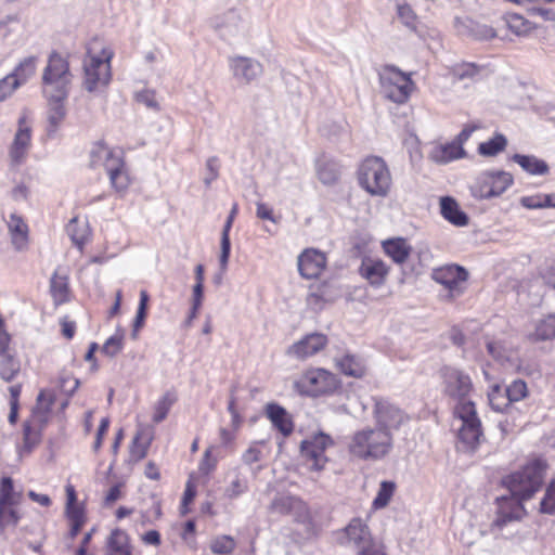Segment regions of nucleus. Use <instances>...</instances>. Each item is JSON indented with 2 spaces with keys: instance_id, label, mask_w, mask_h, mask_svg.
Listing matches in <instances>:
<instances>
[{
  "instance_id": "45",
  "label": "nucleus",
  "mask_w": 555,
  "mask_h": 555,
  "mask_svg": "<svg viewBox=\"0 0 555 555\" xmlns=\"http://www.w3.org/2000/svg\"><path fill=\"white\" fill-rule=\"evenodd\" d=\"M491 408L498 412H504L511 406V401L506 392L500 385H493L488 393Z\"/></svg>"
},
{
  "instance_id": "31",
  "label": "nucleus",
  "mask_w": 555,
  "mask_h": 555,
  "mask_svg": "<svg viewBox=\"0 0 555 555\" xmlns=\"http://www.w3.org/2000/svg\"><path fill=\"white\" fill-rule=\"evenodd\" d=\"M512 159L526 172L533 176H543L550 171L548 165L535 156L515 154Z\"/></svg>"
},
{
  "instance_id": "52",
  "label": "nucleus",
  "mask_w": 555,
  "mask_h": 555,
  "mask_svg": "<svg viewBox=\"0 0 555 555\" xmlns=\"http://www.w3.org/2000/svg\"><path fill=\"white\" fill-rule=\"evenodd\" d=\"M534 336L537 340L555 338V314L547 315L538 324Z\"/></svg>"
},
{
  "instance_id": "7",
  "label": "nucleus",
  "mask_w": 555,
  "mask_h": 555,
  "mask_svg": "<svg viewBox=\"0 0 555 555\" xmlns=\"http://www.w3.org/2000/svg\"><path fill=\"white\" fill-rule=\"evenodd\" d=\"M54 403V396L42 390L38 395L37 403L31 416L24 423L22 453H29L41 440V429L49 420Z\"/></svg>"
},
{
  "instance_id": "35",
  "label": "nucleus",
  "mask_w": 555,
  "mask_h": 555,
  "mask_svg": "<svg viewBox=\"0 0 555 555\" xmlns=\"http://www.w3.org/2000/svg\"><path fill=\"white\" fill-rule=\"evenodd\" d=\"M318 179L325 185H334L340 178L339 168L332 160H319L317 165Z\"/></svg>"
},
{
  "instance_id": "8",
  "label": "nucleus",
  "mask_w": 555,
  "mask_h": 555,
  "mask_svg": "<svg viewBox=\"0 0 555 555\" xmlns=\"http://www.w3.org/2000/svg\"><path fill=\"white\" fill-rule=\"evenodd\" d=\"M72 78L67 59L57 52H52L42 74V94L68 93Z\"/></svg>"
},
{
  "instance_id": "12",
  "label": "nucleus",
  "mask_w": 555,
  "mask_h": 555,
  "mask_svg": "<svg viewBox=\"0 0 555 555\" xmlns=\"http://www.w3.org/2000/svg\"><path fill=\"white\" fill-rule=\"evenodd\" d=\"M514 183L509 172L503 170H490L481 172L472 186V193L480 199H488L502 195Z\"/></svg>"
},
{
  "instance_id": "9",
  "label": "nucleus",
  "mask_w": 555,
  "mask_h": 555,
  "mask_svg": "<svg viewBox=\"0 0 555 555\" xmlns=\"http://www.w3.org/2000/svg\"><path fill=\"white\" fill-rule=\"evenodd\" d=\"M335 444L334 439L323 431L308 436L300 442L299 454L310 470L321 472L328 462L327 450Z\"/></svg>"
},
{
  "instance_id": "42",
  "label": "nucleus",
  "mask_w": 555,
  "mask_h": 555,
  "mask_svg": "<svg viewBox=\"0 0 555 555\" xmlns=\"http://www.w3.org/2000/svg\"><path fill=\"white\" fill-rule=\"evenodd\" d=\"M108 548L115 555H130L129 539L126 532L116 529L108 539Z\"/></svg>"
},
{
  "instance_id": "41",
  "label": "nucleus",
  "mask_w": 555,
  "mask_h": 555,
  "mask_svg": "<svg viewBox=\"0 0 555 555\" xmlns=\"http://www.w3.org/2000/svg\"><path fill=\"white\" fill-rule=\"evenodd\" d=\"M269 452L270 448L267 441H255L244 452L242 459L245 464L251 465L263 460Z\"/></svg>"
},
{
  "instance_id": "15",
  "label": "nucleus",
  "mask_w": 555,
  "mask_h": 555,
  "mask_svg": "<svg viewBox=\"0 0 555 555\" xmlns=\"http://www.w3.org/2000/svg\"><path fill=\"white\" fill-rule=\"evenodd\" d=\"M297 268L302 279L318 280L327 268V256L317 248H305L297 257Z\"/></svg>"
},
{
  "instance_id": "44",
  "label": "nucleus",
  "mask_w": 555,
  "mask_h": 555,
  "mask_svg": "<svg viewBox=\"0 0 555 555\" xmlns=\"http://www.w3.org/2000/svg\"><path fill=\"white\" fill-rule=\"evenodd\" d=\"M20 370L21 363L12 353L0 357V376L2 379L5 382L13 380Z\"/></svg>"
},
{
  "instance_id": "1",
  "label": "nucleus",
  "mask_w": 555,
  "mask_h": 555,
  "mask_svg": "<svg viewBox=\"0 0 555 555\" xmlns=\"http://www.w3.org/2000/svg\"><path fill=\"white\" fill-rule=\"evenodd\" d=\"M547 469L548 463L544 456L531 454L520 469L502 479V485L509 491L511 499L501 498L500 501L507 503L515 500L517 504V513L507 515L509 520L518 518L519 513L524 511L521 503L532 499L541 489Z\"/></svg>"
},
{
  "instance_id": "14",
  "label": "nucleus",
  "mask_w": 555,
  "mask_h": 555,
  "mask_svg": "<svg viewBox=\"0 0 555 555\" xmlns=\"http://www.w3.org/2000/svg\"><path fill=\"white\" fill-rule=\"evenodd\" d=\"M440 377L444 396L456 400L457 403L470 401L468 396L474 390V385L468 374L460 369L446 365L440 369Z\"/></svg>"
},
{
  "instance_id": "62",
  "label": "nucleus",
  "mask_w": 555,
  "mask_h": 555,
  "mask_svg": "<svg viewBox=\"0 0 555 555\" xmlns=\"http://www.w3.org/2000/svg\"><path fill=\"white\" fill-rule=\"evenodd\" d=\"M488 353L495 360H503L506 358V348L503 341H489L487 344Z\"/></svg>"
},
{
  "instance_id": "48",
  "label": "nucleus",
  "mask_w": 555,
  "mask_h": 555,
  "mask_svg": "<svg viewBox=\"0 0 555 555\" xmlns=\"http://www.w3.org/2000/svg\"><path fill=\"white\" fill-rule=\"evenodd\" d=\"M397 15L400 22L410 30L416 31L418 17L410 4L402 3L397 5Z\"/></svg>"
},
{
  "instance_id": "18",
  "label": "nucleus",
  "mask_w": 555,
  "mask_h": 555,
  "mask_svg": "<svg viewBox=\"0 0 555 555\" xmlns=\"http://www.w3.org/2000/svg\"><path fill=\"white\" fill-rule=\"evenodd\" d=\"M271 514L281 516L291 515L297 522L310 521V512L308 505L299 498L293 495H279L270 504Z\"/></svg>"
},
{
  "instance_id": "3",
  "label": "nucleus",
  "mask_w": 555,
  "mask_h": 555,
  "mask_svg": "<svg viewBox=\"0 0 555 555\" xmlns=\"http://www.w3.org/2000/svg\"><path fill=\"white\" fill-rule=\"evenodd\" d=\"M293 388L301 397L328 398L343 391V380L328 369L309 366L294 380Z\"/></svg>"
},
{
  "instance_id": "56",
  "label": "nucleus",
  "mask_w": 555,
  "mask_h": 555,
  "mask_svg": "<svg viewBox=\"0 0 555 555\" xmlns=\"http://www.w3.org/2000/svg\"><path fill=\"white\" fill-rule=\"evenodd\" d=\"M107 175L109 176L113 186L118 192H121L128 188L129 177L124 168V164L121 166H116V169L108 171Z\"/></svg>"
},
{
  "instance_id": "57",
  "label": "nucleus",
  "mask_w": 555,
  "mask_h": 555,
  "mask_svg": "<svg viewBox=\"0 0 555 555\" xmlns=\"http://www.w3.org/2000/svg\"><path fill=\"white\" fill-rule=\"evenodd\" d=\"M204 299V284L195 283L193 286L192 308L188 318V323H191L198 314Z\"/></svg>"
},
{
  "instance_id": "16",
  "label": "nucleus",
  "mask_w": 555,
  "mask_h": 555,
  "mask_svg": "<svg viewBox=\"0 0 555 555\" xmlns=\"http://www.w3.org/2000/svg\"><path fill=\"white\" fill-rule=\"evenodd\" d=\"M30 145L31 127L27 122L26 117L23 116L18 119L17 130L9 147L10 166L12 168L20 167L26 160Z\"/></svg>"
},
{
  "instance_id": "26",
  "label": "nucleus",
  "mask_w": 555,
  "mask_h": 555,
  "mask_svg": "<svg viewBox=\"0 0 555 555\" xmlns=\"http://www.w3.org/2000/svg\"><path fill=\"white\" fill-rule=\"evenodd\" d=\"M383 253L396 264H404L413 251L412 245L404 237H392L382 241Z\"/></svg>"
},
{
  "instance_id": "47",
  "label": "nucleus",
  "mask_w": 555,
  "mask_h": 555,
  "mask_svg": "<svg viewBox=\"0 0 555 555\" xmlns=\"http://www.w3.org/2000/svg\"><path fill=\"white\" fill-rule=\"evenodd\" d=\"M233 222L234 221L229 220L227 218V221L223 225L222 233H221V242H220L221 253H220L219 260H220V267L223 270L227 269L229 258H230V253H231L230 231L232 229Z\"/></svg>"
},
{
  "instance_id": "17",
  "label": "nucleus",
  "mask_w": 555,
  "mask_h": 555,
  "mask_svg": "<svg viewBox=\"0 0 555 555\" xmlns=\"http://www.w3.org/2000/svg\"><path fill=\"white\" fill-rule=\"evenodd\" d=\"M391 268L378 257L364 256L358 268L359 275L373 288L384 286L388 280Z\"/></svg>"
},
{
  "instance_id": "13",
  "label": "nucleus",
  "mask_w": 555,
  "mask_h": 555,
  "mask_svg": "<svg viewBox=\"0 0 555 555\" xmlns=\"http://www.w3.org/2000/svg\"><path fill=\"white\" fill-rule=\"evenodd\" d=\"M481 128L482 126L479 122L464 125L463 129L453 141L439 144L431 150L430 159L437 164H448L450 162L464 158L466 156V152L463 145L469 140L475 131Z\"/></svg>"
},
{
  "instance_id": "19",
  "label": "nucleus",
  "mask_w": 555,
  "mask_h": 555,
  "mask_svg": "<svg viewBox=\"0 0 555 555\" xmlns=\"http://www.w3.org/2000/svg\"><path fill=\"white\" fill-rule=\"evenodd\" d=\"M328 344V337L323 333H310L302 336L287 348V356L305 361L323 351Z\"/></svg>"
},
{
  "instance_id": "49",
  "label": "nucleus",
  "mask_w": 555,
  "mask_h": 555,
  "mask_svg": "<svg viewBox=\"0 0 555 555\" xmlns=\"http://www.w3.org/2000/svg\"><path fill=\"white\" fill-rule=\"evenodd\" d=\"M36 72V59L34 56L23 60L10 76L16 77L18 86L25 83Z\"/></svg>"
},
{
  "instance_id": "54",
  "label": "nucleus",
  "mask_w": 555,
  "mask_h": 555,
  "mask_svg": "<svg viewBox=\"0 0 555 555\" xmlns=\"http://www.w3.org/2000/svg\"><path fill=\"white\" fill-rule=\"evenodd\" d=\"M540 511L545 514H555V478L546 486L544 496L540 503Z\"/></svg>"
},
{
  "instance_id": "50",
  "label": "nucleus",
  "mask_w": 555,
  "mask_h": 555,
  "mask_svg": "<svg viewBox=\"0 0 555 555\" xmlns=\"http://www.w3.org/2000/svg\"><path fill=\"white\" fill-rule=\"evenodd\" d=\"M18 505H0V531L9 527H15L21 518L18 511L16 509Z\"/></svg>"
},
{
  "instance_id": "4",
  "label": "nucleus",
  "mask_w": 555,
  "mask_h": 555,
  "mask_svg": "<svg viewBox=\"0 0 555 555\" xmlns=\"http://www.w3.org/2000/svg\"><path fill=\"white\" fill-rule=\"evenodd\" d=\"M392 449V435L387 429L366 427L357 430L348 444L349 453L359 460L377 461Z\"/></svg>"
},
{
  "instance_id": "30",
  "label": "nucleus",
  "mask_w": 555,
  "mask_h": 555,
  "mask_svg": "<svg viewBox=\"0 0 555 555\" xmlns=\"http://www.w3.org/2000/svg\"><path fill=\"white\" fill-rule=\"evenodd\" d=\"M331 300V286L328 281H322L318 284L309 286V293L306 302L313 309H322L324 305Z\"/></svg>"
},
{
  "instance_id": "32",
  "label": "nucleus",
  "mask_w": 555,
  "mask_h": 555,
  "mask_svg": "<svg viewBox=\"0 0 555 555\" xmlns=\"http://www.w3.org/2000/svg\"><path fill=\"white\" fill-rule=\"evenodd\" d=\"M51 294L56 305L66 302L69 299L68 276L56 270L51 278Z\"/></svg>"
},
{
  "instance_id": "36",
  "label": "nucleus",
  "mask_w": 555,
  "mask_h": 555,
  "mask_svg": "<svg viewBox=\"0 0 555 555\" xmlns=\"http://www.w3.org/2000/svg\"><path fill=\"white\" fill-rule=\"evenodd\" d=\"M197 494V478L194 473L189 475L185 482V489L181 498L179 513L180 516L184 517L191 512V505L193 504Z\"/></svg>"
},
{
  "instance_id": "20",
  "label": "nucleus",
  "mask_w": 555,
  "mask_h": 555,
  "mask_svg": "<svg viewBox=\"0 0 555 555\" xmlns=\"http://www.w3.org/2000/svg\"><path fill=\"white\" fill-rule=\"evenodd\" d=\"M373 414L377 427L390 433L391 429H398L409 418L401 409L384 399L375 401Z\"/></svg>"
},
{
  "instance_id": "40",
  "label": "nucleus",
  "mask_w": 555,
  "mask_h": 555,
  "mask_svg": "<svg viewBox=\"0 0 555 555\" xmlns=\"http://www.w3.org/2000/svg\"><path fill=\"white\" fill-rule=\"evenodd\" d=\"M176 400L177 397L171 392H166L163 397H160L153 406L152 421L156 424L164 421Z\"/></svg>"
},
{
  "instance_id": "59",
  "label": "nucleus",
  "mask_w": 555,
  "mask_h": 555,
  "mask_svg": "<svg viewBox=\"0 0 555 555\" xmlns=\"http://www.w3.org/2000/svg\"><path fill=\"white\" fill-rule=\"evenodd\" d=\"M206 168L208 171V176L205 178L204 182L206 186H209L211 182L219 177V158L216 156L209 157L206 162Z\"/></svg>"
},
{
  "instance_id": "39",
  "label": "nucleus",
  "mask_w": 555,
  "mask_h": 555,
  "mask_svg": "<svg viewBox=\"0 0 555 555\" xmlns=\"http://www.w3.org/2000/svg\"><path fill=\"white\" fill-rule=\"evenodd\" d=\"M209 548L215 555H233L236 541L229 534H220L211 539Z\"/></svg>"
},
{
  "instance_id": "27",
  "label": "nucleus",
  "mask_w": 555,
  "mask_h": 555,
  "mask_svg": "<svg viewBox=\"0 0 555 555\" xmlns=\"http://www.w3.org/2000/svg\"><path fill=\"white\" fill-rule=\"evenodd\" d=\"M7 225L15 250H26L28 247V225L23 218L16 214H11L7 220Z\"/></svg>"
},
{
  "instance_id": "22",
  "label": "nucleus",
  "mask_w": 555,
  "mask_h": 555,
  "mask_svg": "<svg viewBox=\"0 0 555 555\" xmlns=\"http://www.w3.org/2000/svg\"><path fill=\"white\" fill-rule=\"evenodd\" d=\"M333 363L339 374L353 379H363L369 373L366 361L350 351L335 357Z\"/></svg>"
},
{
  "instance_id": "33",
  "label": "nucleus",
  "mask_w": 555,
  "mask_h": 555,
  "mask_svg": "<svg viewBox=\"0 0 555 555\" xmlns=\"http://www.w3.org/2000/svg\"><path fill=\"white\" fill-rule=\"evenodd\" d=\"M507 147V139L503 133H494L486 142L479 143L477 152L483 157H495L496 155L504 152Z\"/></svg>"
},
{
  "instance_id": "43",
  "label": "nucleus",
  "mask_w": 555,
  "mask_h": 555,
  "mask_svg": "<svg viewBox=\"0 0 555 555\" xmlns=\"http://www.w3.org/2000/svg\"><path fill=\"white\" fill-rule=\"evenodd\" d=\"M66 231L70 236L72 241L78 246H82L89 235V229L87 223L85 221H80L77 217L73 218L68 222Z\"/></svg>"
},
{
  "instance_id": "21",
  "label": "nucleus",
  "mask_w": 555,
  "mask_h": 555,
  "mask_svg": "<svg viewBox=\"0 0 555 555\" xmlns=\"http://www.w3.org/2000/svg\"><path fill=\"white\" fill-rule=\"evenodd\" d=\"M264 415L272 424V427L282 436L279 447L282 448L285 439L295 430L293 416L285 408L275 402H270L264 406Z\"/></svg>"
},
{
  "instance_id": "2",
  "label": "nucleus",
  "mask_w": 555,
  "mask_h": 555,
  "mask_svg": "<svg viewBox=\"0 0 555 555\" xmlns=\"http://www.w3.org/2000/svg\"><path fill=\"white\" fill-rule=\"evenodd\" d=\"M113 56V50L99 37L90 40L82 65V87L87 92L101 94L107 89L112 80Z\"/></svg>"
},
{
  "instance_id": "58",
  "label": "nucleus",
  "mask_w": 555,
  "mask_h": 555,
  "mask_svg": "<svg viewBox=\"0 0 555 555\" xmlns=\"http://www.w3.org/2000/svg\"><path fill=\"white\" fill-rule=\"evenodd\" d=\"M18 87V80L14 76L8 75L0 80V102L5 100Z\"/></svg>"
},
{
  "instance_id": "11",
  "label": "nucleus",
  "mask_w": 555,
  "mask_h": 555,
  "mask_svg": "<svg viewBox=\"0 0 555 555\" xmlns=\"http://www.w3.org/2000/svg\"><path fill=\"white\" fill-rule=\"evenodd\" d=\"M431 279L447 291L449 300H454L466 292L469 272L457 263H447L433 269Z\"/></svg>"
},
{
  "instance_id": "6",
  "label": "nucleus",
  "mask_w": 555,
  "mask_h": 555,
  "mask_svg": "<svg viewBox=\"0 0 555 555\" xmlns=\"http://www.w3.org/2000/svg\"><path fill=\"white\" fill-rule=\"evenodd\" d=\"M357 177L359 185L372 196L385 197L391 190V173L382 157H365L359 165Z\"/></svg>"
},
{
  "instance_id": "34",
  "label": "nucleus",
  "mask_w": 555,
  "mask_h": 555,
  "mask_svg": "<svg viewBox=\"0 0 555 555\" xmlns=\"http://www.w3.org/2000/svg\"><path fill=\"white\" fill-rule=\"evenodd\" d=\"M503 20L507 30L513 35H527L533 29V23L518 13L508 12Z\"/></svg>"
},
{
  "instance_id": "37",
  "label": "nucleus",
  "mask_w": 555,
  "mask_h": 555,
  "mask_svg": "<svg viewBox=\"0 0 555 555\" xmlns=\"http://www.w3.org/2000/svg\"><path fill=\"white\" fill-rule=\"evenodd\" d=\"M66 491V516L69 521H86L83 508L77 503V495L74 486L67 485Z\"/></svg>"
},
{
  "instance_id": "55",
  "label": "nucleus",
  "mask_w": 555,
  "mask_h": 555,
  "mask_svg": "<svg viewBox=\"0 0 555 555\" xmlns=\"http://www.w3.org/2000/svg\"><path fill=\"white\" fill-rule=\"evenodd\" d=\"M511 403L518 402L528 396V387L525 380L515 379L506 387Z\"/></svg>"
},
{
  "instance_id": "61",
  "label": "nucleus",
  "mask_w": 555,
  "mask_h": 555,
  "mask_svg": "<svg viewBox=\"0 0 555 555\" xmlns=\"http://www.w3.org/2000/svg\"><path fill=\"white\" fill-rule=\"evenodd\" d=\"M217 466V460L212 456V448H208L204 452L203 460L199 463L198 469L203 474H209Z\"/></svg>"
},
{
  "instance_id": "29",
  "label": "nucleus",
  "mask_w": 555,
  "mask_h": 555,
  "mask_svg": "<svg viewBox=\"0 0 555 555\" xmlns=\"http://www.w3.org/2000/svg\"><path fill=\"white\" fill-rule=\"evenodd\" d=\"M441 215L444 219L456 227H464L468 223V217L461 210L456 201L452 197H442L440 201Z\"/></svg>"
},
{
  "instance_id": "63",
  "label": "nucleus",
  "mask_w": 555,
  "mask_h": 555,
  "mask_svg": "<svg viewBox=\"0 0 555 555\" xmlns=\"http://www.w3.org/2000/svg\"><path fill=\"white\" fill-rule=\"evenodd\" d=\"M256 216L261 220H269L273 223L278 222V219L274 217L273 209L264 203H257Z\"/></svg>"
},
{
  "instance_id": "51",
  "label": "nucleus",
  "mask_w": 555,
  "mask_h": 555,
  "mask_svg": "<svg viewBox=\"0 0 555 555\" xmlns=\"http://www.w3.org/2000/svg\"><path fill=\"white\" fill-rule=\"evenodd\" d=\"M479 73V67L474 63H461L450 67V75L456 81L472 79Z\"/></svg>"
},
{
  "instance_id": "46",
  "label": "nucleus",
  "mask_w": 555,
  "mask_h": 555,
  "mask_svg": "<svg viewBox=\"0 0 555 555\" xmlns=\"http://www.w3.org/2000/svg\"><path fill=\"white\" fill-rule=\"evenodd\" d=\"M396 491V483L393 481H382L372 506L374 509H382L386 507Z\"/></svg>"
},
{
  "instance_id": "25",
  "label": "nucleus",
  "mask_w": 555,
  "mask_h": 555,
  "mask_svg": "<svg viewBox=\"0 0 555 555\" xmlns=\"http://www.w3.org/2000/svg\"><path fill=\"white\" fill-rule=\"evenodd\" d=\"M48 103V132L56 131L61 122L66 116L65 101L68 96L67 92H59L52 94H43Z\"/></svg>"
},
{
  "instance_id": "38",
  "label": "nucleus",
  "mask_w": 555,
  "mask_h": 555,
  "mask_svg": "<svg viewBox=\"0 0 555 555\" xmlns=\"http://www.w3.org/2000/svg\"><path fill=\"white\" fill-rule=\"evenodd\" d=\"M23 499L21 491H15L11 477H3L0 482V505H20Z\"/></svg>"
},
{
  "instance_id": "60",
  "label": "nucleus",
  "mask_w": 555,
  "mask_h": 555,
  "mask_svg": "<svg viewBox=\"0 0 555 555\" xmlns=\"http://www.w3.org/2000/svg\"><path fill=\"white\" fill-rule=\"evenodd\" d=\"M121 349V336L114 335L109 337L102 347V352L108 357H114Z\"/></svg>"
},
{
  "instance_id": "53",
  "label": "nucleus",
  "mask_w": 555,
  "mask_h": 555,
  "mask_svg": "<svg viewBox=\"0 0 555 555\" xmlns=\"http://www.w3.org/2000/svg\"><path fill=\"white\" fill-rule=\"evenodd\" d=\"M522 207L528 209L547 208L552 205V194H534L520 198Z\"/></svg>"
},
{
  "instance_id": "64",
  "label": "nucleus",
  "mask_w": 555,
  "mask_h": 555,
  "mask_svg": "<svg viewBox=\"0 0 555 555\" xmlns=\"http://www.w3.org/2000/svg\"><path fill=\"white\" fill-rule=\"evenodd\" d=\"M79 380L77 378H74L72 376H66V377H62L61 378V389L72 396L76 390L77 388L79 387Z\"/></svg>"
},
{
  "instance_id": "10",
  "label": "nucleus",
  "mask_w": 555,
  "mask_h": 555,
  "mask_svg": "<svg viewBox=\"0 0 555 555\" xmlns=\"http://www.w3.org/2000/svg\"><path fill=\"white\" fill-rule=\"evenodd\" d=\"M454 416L462 421L459 429V440L466 450H475L482 437L481 422L477 415L476 405L473 401L456 403Z\"/></svg>"
},
{
  "instance_id": "28",
  "label": "nucleus",
  "mask_w": 555,
  "mask_h": 555,
  "mask_svg": "<svg viewBox=\"0 0 555 555\" xmlns=\"http://www.w3.org/2000/svg\"><path fill=\"white\" fill-rule=\"evenodd\" d=\"M233 75L249 82L261 72V65L250 59L236 56L231 60Z\"/></svg>"
},
{
  "instance_id": "23",
  "label": "nucleus",
  "mask_w": 555,
  "mask_h": 555,
  "mask_svg": "<svg viewBox=\"0 0 555 555\" xmlns=\"http://www.w3.org/2000/svg\"><path fill=\"white\" fill-rule=\"evenodd\" d=\"M341 544L356 545L359 551L375 544L369 526L361 518H353L343 530Z\"/></svg>"
},
{
  "instance_id": "5",
  "label": "nucleus",
  "mask_w": 555,
  "mask_h": 555,
  "mask_svg": "<svg viewBox=\"0 0 555 555\" xmlns=\"http://www.w3.org/2000/svg\"><path fill=\"white\" fill-rule=\"evenodd\" d=\"M380 93L384 99L403 105L416 90L411 73H404L395 65L385 64L377 69Z\"/></svg>"
},
{
  "instance_id": "24",
  "label": "nucleus",
  "mask_w": 555,
  "mask_h": 555,
  "mask_svg": "<svg viewBox=\"0 0 555 555\" xmlns=\"http://www.w3.org/2000/svg\"><path fill=\"white\" fill-rule=\"evenodd\" d=\"M90 165L93 168L103 167L106 172L122 165V159L117 151L109 149L104 143H95L90 152Z\"/></svg>"
}]
</instances>
